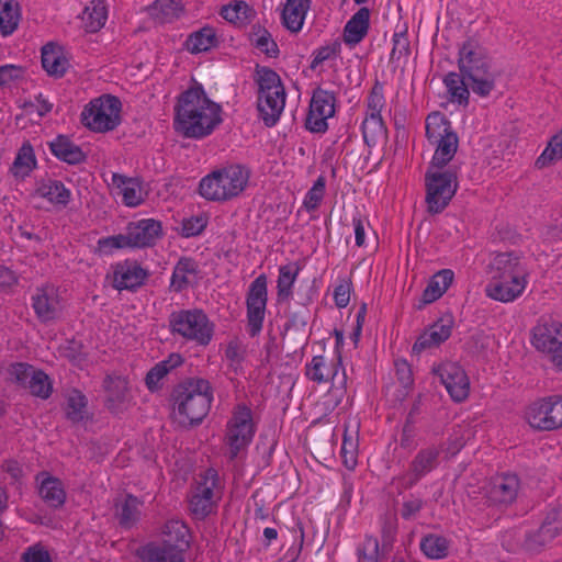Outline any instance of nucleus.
<instances>
[{
	"mask_svg": "<svg viewBox=\"0 0 562 562\" xmlns=\"http://www.w3.org/2000/svg\"><path fill=\"white\" fill-rule=\"evenodd\" d=\"M425 502L423 498L409 495L404 499L400 514L404 520H414L419 512L424 508Z\"/></svg>",
	"mask_w": 562,
	"mask_h": 562,
	"instance_id": "obj_60",
	"label": "nucleus"
},
{
	"mask_svg": "<svg viewBox=\"0 0 562 562\" xmlns=\"http://www.w3.org/2000/svg\"><path fill=\"white\" fill-rule=\"evenodd\" d=\"M164 541L159 546H169L182 550L190 547L191 535L189 527L181 520L170 519L162 528Z\"/></svg>",
	"mask_w": 562,
	"mask_h": 562,
	"instance_id": "obj_29",
	"label": "nucleus"
},
{
	"mask_svg": "<svg viewBox=\"0 0 562 562\" xmlns=\"http://www.w3.org/2000/svg\"><path fill=\"white\" fill-rule=\"evenodd\" d=\"M186 551L169 546L148 543L138 550L143 562H186Z\"/></svg>",
	"mask_w": 562,
	"mask_h": 562,
	"instance_id": "obj_23",
	"label": "nucleus"
},
{
	"mask_svg": "<svg viewBox=\"0 0 562 562\" xmlns=\"http://www.w3.org/2000/svg\"><path fill=\"white\" fill-rule=\"evenodd\" d=\"M36 159L33 147L30 143H24L18 151V155L11 167L14 177L24 178L35 168Z\"/></svg>",
	"mask_w": 562,
	"mask_h": 562,
	"instance_id": "obj_44",
	"label": "nucleus"
},
{
	"mask_svg": "<svg viewBox=\"0 0 562 562\" xmlns=\"http://www.w3.org/2000/svg\"><path fill=\"white\" fill-rule=\"evenodd\" d=\"M440 448L429 446L420 449L409 463L408 471L403 475V485L411 488L439 464Z\"/></svg>",
	"mask_w": 562,
	"mask_h": 562,
	"instance_id": "obj_17",
	"label": "nucleus"
},
{
	"mask_svg": "<svg viewBox=\"0 0 562 562\" xmlns=\"http://www.w3.org/2000/svg\"><path fill=\"white\" fill-rule=\"evenodd\" d=\"M112 183L119 189V194L122 195L126 206L135 207L143 202L142 189L137 179L113 173Z\"/></svg>",
	"mask_w": 562,
	"mask_h": 562,
	"instance_id": "obj_34",
	"label": "nucleus"
},
{
	"mask_svg": "<svg viewBox=\"0 0 562 562\" xmlns=\"http://www.w3.org/2000/svg\"><path fill=\"white\" fill-rule=\"evenodd\" d=\"M32 307L41 323L47 324L58 319L63 312L58 289L53 284L36 288L32 295Z\"/></svg>",
	"mask_w": 562,
	"mask_h": 562,
	"instance_id": "obj_14",
	"label": "nucleus"
},
{
	"mask_svg": "<svg viewBox=\"0 0 562 562\" xmlns=\"http://www.w3.org/2000/svg\"><path fill=\"white\" fill-rule=\"evenodd\" d=\"M349 427L345 424L340 454L344 465L348 470H353L358 458V424L355 425L353 434L349 432Z\"/></svg>",
	"mask_w": 562,
	"mask_h": 562,
	"instance_id": "obj_43",
	"label": "nucleus"
},
{
	"mask_svg": "<svg viewBox=\"0 0 562 562\" xmlns=\"http://www.w3.org/2000/svg\"><path fill=\"white\" fill-rule=\"evenodd\" d=\"M36 193L57 207H66L71 199L70 190L67 189L65 184L58 180H47L43 182L36 189Z\"/></svg>",
	"mask_w": 562,
	"mask_h": 562,
	"instance_id": "obj_35",
	"label": "nucleus"
},
{
	"mask_svg": "<svg viewBox=\"0 0 562 562\" xmlns=\"http://www.w3.org/2000/svg\"><path fill=\"white\" fill-rule=\"evenodd\" d=\"M256 82L258 85V93L285 92L280 76L268 67L257 68Z\"/></svg>",
	"mask_w": 562,
	"mask_h": 562,
	"instance_id": "obj_47",
	"label": "nucleus"
},
{
	"mask_svg": "<svg viewBox=\"0 0 562 562\" xmlns=\"http://www.w3.org/2000/svg\"><path fill=\"white\" fill-rule=\"evenodd\" d=\"M122 104L119 98L104 94L91 100L81 112V123L90 131H113L121 123Z\"/></svg>",
	"mask_w": 562,
	"mask_h": 562,
	"instance_id": "obj_9",
	"label": "nucleus"
},
{
	"mask_svg": "<svg viewBox=\"0 0 562 562\" xmlns=\"http://www.w3.org/2000/svg\"><path fill=\"white\" fill-rule=\"evenodd\" d=\"M384 103L382 86L376 82L367 100V115H381Z\"/></svg>",
	"mask_w": 562,
	"mask_h": 562,
	"instance_id": "obj_61",
	"label": "nucleus"
},
{
	"mask_svg": "<svg viewBox=\"0 0 562 562\" xmlns=\"http://www.w3.org/2000/svg\"><path fill=\"white\" fill-rule=\"evenodd\" d=\"M108 11L104 2H90L85 7L81 20L85 24L86 31L90 33L98 32L105 24Z\"/></svg>",
	"mask_w": 562,
	"mask_h": 562,
	"instance_id": "obj_41",
	"label": "nucleus"
},
{
	"mask_svg": "<svg viewBox=\"0 0 562 562\" xmlns=\"http://www.w3.org/2000/svg\"><path fill=\"white\" fill-rule=\"evenodd\" d=\"M426 137L435 153L430 167L443 169L453 159L459 147V137L451 122L440 112L431 113L426 119Z\"/></svg>",
	"mask_w": 562,
	"mask_h": 562,
	"instance_id": "obj_5",
	"label": "nucleus"
},
{
	"mask_svg": "<svg viewBox=\"0 0 562 562\" xmlns=\"http://www.w3.org/2000/svg\"><path fill=\"white\" fill-rule=\"evenodd\" d=\"M220 45V37L214 27L205 25L200 30L191 33L187 41V49L192 54L207 52Z\"/></svg>",
	"mask_w": 562,
	"mask_h": 562,
	"instance_id": "obj_32",
	"label": "nucleus"
},
{
	"mask_svg": "<svg viewBox=\"0 0 562 562\" xmlns=\"http://www.w3.org/2000/svg\"><path fill=\"white\" fill-rule=\"evenodd\" d=\"M454 402L469 396L470 381L465 371L456 362H445L432 369Z\"/></svg>",
	"mask_w": 562,
	"mask_h": 562,
	"instance_id": "obj_15",
	"label": "nucleus"
},
{
	"mask_svg": "<svg viewBox=\"0 0 562 562\" xmlns=\"http://www.w3.org/2000/svg\"><path fill=\"white\" fill-rule=\"evenodd\" d=\"M337 374L335 364H328L325 357L314 356L306 366V376L317 383H325Z\"/></svg>",
	"mask_w": 562,
	"mask_h": 562,
	"instance_id": "obj_42",
	"label": "nucleus"
},
{
	"mask_svg": "<svg viewBox=\"0 0 562 562\" xmlns=\"http://www.w3.org/2000/svg\"><path fill=\"white\" fill-rule=\"evenodd\" d=\"M451 319H447L446 322L443 319H440L439 322L435 323L428 329L430 333V337H432V340H435V342H437L438 345L447 340L451 335Z\"/></svg>",
	"mask_w": 562,
	"mask_h": 562,
	"instance_id": "obj_63",
	"label": "nucleus"
},
{
	"mask_svg": "<svg viewBox=\"0 0 562 562\" xmlns=\"http://www.w3.org/2000/svg\"><path fill=\"white\" fill-rule=\"evenodd\" d=\"M175 112V130L188 138H203L222 122L221 106L206 97L201 85L179 95Z\"/></svg>",
	"mask_w": 562,
	"mask_h": 562,
	"instance_id": "obj_2",
	"label": "nucleus"
},
{
	"mask_svg": "<svg viewBox=\"0 0 562 562\" xmlns=\"http://www.w3.org/2000/svg\"><path fill=\"white\" fill-rule=\"evenodd\" d=\"M425 182L428 212L438 214L448 206L457 192V169L452 167L437 169L429 166L425 173Z\"/></svg>",
	"mask_w": 562,
	"mask_h": 562,
	"instance_id": "obj_7",
	"label": "nucleus"
},
{
	"mask_svg": "<svg viewBox=\"0 0 562 562\" xmlns=\"http://www.w3.org/2000/svg\"><path fill=\"white\" fill-rule=\"evenodd\" d=\"M378 539L372 536H367L362 547L358 549V562H378Z\"/></svg>",
	"mask_w": 562,
	"mask_h": 562,
	"instance_id": "obj_59",
	"label": "nucleus"
},
{
	"mask_svg": "<svg viewBox=\"0 0 562 562\" xmlns=\"http://www.w3.org/2000/svg\"><path fill=\"white\" fill-rule=\"evenodd\" d=\"M33 396L42 400H47L53 392V385L49 376L42 370H36L31 376L30 383L26 387Z\"/></svg>",
	"mask_w": 562,
	"mask_h": 562,
	"instance_id": "obj_51",
	"label": "nucleus"
},
{
	"mask_svg": "<svg viewBox=\"0 0 562 562\" xmlns=\"http://www.w3.org/2000/svg\"><path fill=\"white\" fill-rule=\"evenodd\" d=\"M255 431L251 409L246 404L236 405L227 422L225 432V443L228 447L231 460L236 459L241 451L247 449L252 441Z\"/></svg>",
	"mask_w": 562,
	"mask_h": 562,
	"instance_id": "obj_10",
	"label": "nucleus"
},
{
	"mask_svg": "<svg viewBox=\"0 0 562 562\" xmlns=\"http://www.w3.org/2000/svg\"><path fill=\"white\" fill-rule=\"evenodd\" d=\"M520 481L516 474L503 473L494 476L487 487L488 499L498 505H510L518 495Z\"/></svg>",
	"mask_w": 562,
	"mask_h": 562,
	"instance_id": "obj_18",
	"label": "nucleus"
},
{
	"mask_svg": "<svg viewBox=\"0 0 562 562\" xmlns=\"http://www.w3.org/2000/svg\"><path fill=\"white\" fill-rule=\"evenodd\" d=\"M35 372L36 370L31 364L24 362L12 363L8 369L10 380L25 389Z\"/></svg>",
	"mask_w": 562,
	"mask_h": 562,
	"instance_id": "obj_54",
	"label": "nucleus"
},
{
	"mask_svg": "<svg viewBox=\"0 0 562 562\" xmlns=\"http://www.w3.org/2000/svg\"><path fill=\"white\" fill-rule=\"evenodd\" d=\"M531 346L552 368L562 372V323L541 319L531 328Z\"/></svg>",
	"mask_w": 562,
	"mask_h": 562,
	"instance_id": "obj_8",
	"label": "nucleus"
},
{
	"mask_svg": "<svg viewBox=\"0 0 562 562\" xmlns=\"http://www.w3.org/2000/svg\"><path fill=\"white\" fill-rule=\"evenodd\" d=\"M88 400L79 390H71L67 395L66 417L74 424L88 418Z\"/></svg>",
	"mask_w": 562,
	"mask_h": 562,
	"instance_id": "obj_39",
	"label": "nucleus"
},
{
	"mask_svg": "<svg viewBox=\"0 0 562 562\" xmlns=\"http://www.w3.org/2000/svg\"><path fill=\"white\" fill-rule=\"evenodd\" d=\"M370 29V10L360 8L346 23L344 27V41L348 45L359 44L368 34Z\"/></svg>",
	"mask_w": 562,
	"mask_h": 562,
	"instance_id": "obj_25",
	"label": "nucleus"
},
{
	"mask_svg": "<svg viewBox=\"0 0 562 562\" xmlns=\"http://www.w3.org/2000/svg\"><path fill=\"white\" fill-rule=\"evenodd\" d=\"M220 14L224 20L234 24H245L255 14L248 2H229L222 7Z\"/></svg>",
	"mask_w": 562,
	"mask_h": 562,
	"instance_id": "obj_48",
	"label": "nucleus"
},
{
	"mask_svg": "<svg viewBox=\"0 0 562 562\" xmlns=\"http://www.w3.org/2000/svg\"><path fill=\"white\" fill-rule=\"evenodd\" d=\"M215 501H207L193 493L190 498V510L196 519H204L215 507Z\"/></svg>",
	"mask_w": 562,
	"mask_h": 562,
	"instance_id": "obj_58",
	"label": "nucleus"
},
{
	"mask_svg": "<svg viewBox=\"0 0 562 562\" xmlns=\"http://www.w3.org/2000/svg\"><path fill=\"white\" fill-rule=\"evenodd\" d=\"M40 496L50 508H59L65 504L66 492L63 482L55 476L46 475L40 484Z\"/></svg>",
	"mask_w": 562,
	"mask_h": 562,
	"instance_id": "obj_33",
	"label": "nucleus"
},
{
	"mask_svg": "<svg viewBox=\"0 0 562 562\" xmlns=\"http://www.w3.org/2000/svg\"><path fill=\"white\" fill-rule=\"evenodd\" d=\"M103 385L106 392L105 406L112 413L121 412L127 401L128 383L126 379L108 375Z\"/></svg>",
	"mask_w": 562,
	"mask_h": 562,
	"instance_id": "obj_26",
	"label": "nucleus"
},
{
	"mask_svg": "<svg viewBox=\"0 0 562 562\" xmlns=\"http://www.w3.org/2000/svg\"><path fill=\"white\" fill-rule=\"evenodd\" d=\"M145 11L157 23H171L184 11L182 2H153Z\"/></svg>",
	"mask_w": 562,
	"mask_h": 562,
	"instance_id": "obj_36",
	"label": "nucleus"
},
{
	"mask_svg": "<svg viewBox=\"0 0 562 562\" xmlns=\"http://www.w3.org/2000/svg\"><path fill=\"white\" fill-rule=\"evenodd\" d=\"M251 43L268 57L276 58L279 55V47L266 29L258 27V30L251 34Z\"/></svg>",
	"mask_w": 562,
	"mask_h": 562,
	"instance_id": "obj_52",
	"label": "nucleus"
},
{
	"mask_svg": "<svg viewBox=\"0 0 562 562\" xmlns=\"http://www.w3.org/2000/svg\"><path fill=\"white\" fill-rule=\"evenodd\" d=\"M168 325L173 336L200 346H207L214 335V324L199 308L173 311L168 317Z\"/></svg>",
	"mask_w": 562,
	"mask_h": 562,
	"instance_id": "obj_6",
	"label": "nucleus"
},
{
	"mask_svg": "<svg viewBox=\"0 0 562 562\" xmlns=\"http://www.w3.org/2000/svg\"><path fill=\"white\" fill-rule=\"evenodd\" d=\"M48 146L56 158L69 165H78L86 160L82 149L65 135H58L48 143Z\"/></svg>",
	"mask_w": 562,
	"mask_h": 562,
	"instance_id": "obj_28",
	"label": "nucleus"
},
{
	"mask_svg": "<svg viewBox=\"0 0 562 562\" xmlns=\"http://www.w3.org/2000/svg\"><path fill=\"white\" fill-rule=\"evenodd\" d=\"M285 92L258 93L257 110L266 126L271 127L278 122L285 105Z\"/></svg>",
	"mask_w": 562,
	"mask_h": 562,
	"instance_id": "obj_22",
	"label": "nucleus"
},
{
	"mask_svg": "<svg viewBox=\"0 0 562 562\" xmlns=\"http://www.w3.org/2000/svg\"><path fill=\"white\" fill-rule=\"evenodd\" d=\"M218 485V473L214 469H207L193 493L200 495L202 498L207 501H215V488Z\"/></svg>",
	"mask_w": 562,
	"mask_h": 562,
	"instance_id": "obj_53",
	"label": "nucleus"
},
{
	"mask_svg": "<svg viewBox=\"0 0 562 562\" xmlns=\"http://www.w3.org/2000/svg\"><path fill=\"white\" fill-rule=\"evenodd\" d=\"M206 227V220L203 216H192L182 221L181 234L184 237H192L201 234Z\"/></svg>",
	"mask_w": 562,
	"mask_h": 562,
	"instance_id": "obj_62",
	"label": "nucleus"
},
{
	"mask_svg": "<svg viewBox=\"0 0 562 562\" xmlns=\"http://www.w3.org/2000/svg\"><path fill=\"white\" fill-rule=\"evenodd\" d=\"M21 21V9L19 2H0V34L11 35Z\"/></svg>",
	"mask_w": 562,
	"mask_h": 562,
	"instance_id": "obj_40",
	"label": "nucleus"
},
{
	"mask_svg": "<svg viewBox=\"0 0 562 562\" xmlns=\"http://www.w3.org/2000/svg\"><path fill=\"white\" fill-rule=\"evenodd\" d=\"M127 227L130 231V237L133 240V248L154 246L162 235L161 223L154 218L132 222Z\"/></svg>",
	"mask_w": 562,
	"mask_h": 562,
	"instance_id": "obj_20",
	"label": "nucleus"
},
{
	"mask_svg": "<svg viewBox=\"0 0 562 562\" xmlns=\"http://www.w3.org/2000/svg\"><path fill=\"white\" fill-rule=\"evenodd\" d=\"M325 193V178L319 176L317 180L314 182V186L308 190L304 199V206L307 211L316 210Z\"/></svg>",
	"mask_w": 562,
	"mask_h": 562,
	"instance_id": "obj_56",
	"label": "nucleus"
},
{
	"mask_svg": "<svg viewBox=\"0 0 562 562\" xmlns=\"http://www.w3.org/2000/svg\"><path fill=\"white\" fill-rule=\"evenodd\" d=\"M420 550L430 559H443L448 555L449 541L442 536L429 533L422 538Z\"/></svg>",
	"mask_w": 562,
	"mask_h": 562,
	"instance_id": "obj_49",
	"label": "nucleus"
},
{
	"mask_svg": "<svg viewBox=\"0 0 562 562\" xmlns=\"http://www.w3.org/2000/svg\"><path fill=\"white\" fill-rule=\"evenodd\" d=\"M198 272V263L194 259L189 257L180 258L173 268L170 288L175 292H182L193 283V278L196 277Z\"/></svg>",
	"mask_w": 562,
	"mask_h": 562,
	"instance_id": "obj_31",
	"label": "nucleus"
},
{
	"mask_svg": "<svg viewBox=\"0 0 562 562\" xmlns=\"http://www.w3.org/2000/svg\"><path fill=\"white\" fill-rule=\"evenodd\" d=\"M561 531L562 505H551L547 509L542 524L538 529V536L541 537V540H536L535 536H526L524 547L527 551L537 552L551 542Z\"/></svg>",
	"mask_w": 562,
	"mask_h": 562,
	"instance_id": "obj_16",
	"label": "nucleus"
},
{
	"mask_svg": "<svg viewBox=\"0 0 562 562\" xmlns=\"http://www.w3.org/2000/svg\"><path fill=\"white\" fill-rule=\"evenodd\" d=\"M42 66L48 76L61 78L69 67V61L60 47L48 43L42 48Z\"/></svg>",
	"mask_w": 562,
	"mask_h": 562,
	"instance_id": "obj_27",
	"label": "nucleus"
},
{
	"mask_svg": "<svg viewBox=\"0 0 562 562\" xmlns=\"http://www.w3.org/2000/svg\"><path fill=\"white\" fill-rule=\"evenodd\" d=\"M562 159V130L553 135L548 146L536 160V167L542 169Z\"/></svg>",
	"mask_w": 562,
	"mask_h": 562,
	"instance_id": "obj_50",
	"label": "nucleus"
},
{
	"mask_svg": "<svg viewBox=\"0 0 562 562\" xmlns=\"http://www.w3.org/2000/svg\"><path fill=\"white\" fill-rule=\"evenodd\" d=\"M336 95L333 91L316 88L313 91L305 127L313 133H324L328 128L327 120L335 114Z\"/></svg>",
	"mask_w": 562,
	"mask_h": 562,
	"instance_id": "obj_13",
	"label": "nucleus"
},
{
	"mask_svg": "<svg viewBox=\"0 0 562 562\" xmlns=\"http://www.w3.org/2000/svg\"><path fill=\"white\" fill-rule=\"evenodd\" d=\"M250 172L240 165H232L205 176L199 192L209 201H227L238 196L247 187Z\"/></svg>",
	"mask_w": 562,
	"mask_h": 562,
	"instance_id": "obj_4",
	"label": "nucleus"
},
{
	"mask_svg": "<svg viewBox=\"0 0 562 562\" xmlns=\"http://www.w3.org/2000/svg\"><path fill=\"white\" fill-rule=\"evenodd\" d=\"M175 405L182 417V424L199 425L210 412L213 393L211 384L204 379H190L173 391Z\"/></svg>",
	"mask_w": 562,
	"mask_h": 562,
	"instance_id": "obj_3",
	"label": "nucleus"
},
{
	"mask_svg": "<svg viewBox=\"0 0 562 562\" xmlns=\"http://www.w3.org/2000/svg\"><path fill=\"white\" fill-rule=\"evenodd\" d=\"M140 502L133 495H127L123 502L116 504V516L120 525L126 528L132 527L139 518Z\"/></svg>",
	"mask_w": 562,
	"mask_h": 562,
	"instance_id": "obj_46",
	"label": "nucleus"
},
{
	"mask_svg": "<svg viewBox=\"0 0 562 562\" xmlns=\"http://www.w3.org/2000/svg\"><path fill=\"white\" fill-rule=\"evenodd\" d=\"M526 280H491L485 288L486 295L499 302H513L526 288Z\"/></svg>",
	"mask_w": 562,
	"mask_h": 562,
	"instance_id": "obj_24",
	"label": "nucleus"
},
{
	"mask_svg": "<svg viewBox=\"0 0 562 562\" xmlns=\"http://www.w3.org/2000/svg\"><path fill=\"white\" fill-rule=\"evenodd\" d=\"M459 72H449L443 82L453 101L467 105L470 90L488 97L496 88L501 72L495 68L487 47L480 37L470 36L458 48Z\"/></svg>",
	"mask_w": 562,
	"mask_h": 562,
	"instance_id": "obj_1",
	"label": "nucleus"
},
{
	"mask_svg": "<svg viewBox=\"0 0 562 562\" xmlns=\"http://www.w3.org/2000/svg\"><path fill=\"white\" fill-rule=\"evenodd\" d=\"M148 278L147 270L136 261L117 263L114 270L113 283L117 290H136Z\"/></svg>",
	"mask_w": 562,
	"mask_h": 562,
	"instance_id": "obj_21",
	"label": "nucleus"
},
{
	"mask_svg": "<svg viewBox=\"0 0 562 562\" xmlns=\"http://www.w3.org/2000/svg\"><path fill=\"white\" fill-rule=\"evenodd\" d=\"M300 268L296 263H289L279 268L277 281L278 301H285L292 295V286L296 280Z\"/></svg>",
	"mask_w": 562,
	"mask_h": 562,
	"instance_id": "obj_45",
	"label": "nucleus"
},
{
	"mask_svg": "<svg viewBox=\"0 0 562 562\" xmlns=\"http://www.w3.org/2000/svg\"><path fill=\"white\" fill-rule=\"evenodd\" d=\"M453 277L454 274L450 269L440 270L435 276H432L423 292L418 308H422L424 305L430 304L440 299L451 285Z\"/></svg>",
	"mask_w": 562,
	"mask_h": 562,
	"instance_id": "obj_30",
	"label": "nucleus"
},
{
	"mask_svg": "<svg viewBox=\"0 0 562 562\" xmlns=\"http://www.w3.org/2000/svg\"><path fill=\"white\" fill-rule=\"evenodd\" d=\"M341 44L338 40L329 45L322 46L314 50L311 69H316L321 64L339 54Z\"/></svg>",
	"mask_w": 562,
	"mask_h": 562,
	"instance_id": "obj_57",
	"label": "nucleus"
},
{
	"mask_svg": "<svg viewBox=\"0 0 562 562\" xmlns=\"http://www.w3.org/2000/svg\"><path fill=\"white\" fill-rule=\"evenodd\" d=\"M267 301V277L260 274L250 283L246 297L247 333L252 338L262 330Z\"/></svg>",
	"mask_w": 562,
	"mask_h": 562,
	"instance_id": "obj_12",
	"label": "nucleus"
},
{
	"mask_svg": "<svg viewBox=\"0 0 562 562\" xmlns=\"http://www.w3.org/2000/svg\"><path fill=\"white\" fill-rule=\"evenodd\" d=\"M491 280H526V270L513 252L497 254L490 265Z\"/></svg>",
	"mask_w": 562,
	"mask_h": 562,
	"instance_id": "obj_19",
	"label": "nucleus"
},
{
	"mask_svg": "<svg viewBox=\"0 0 562 562\" xmlns=\"http://www.w3.org/2000/svg\"><path fill=\"white\" fill-rule=\"evenodd\" d=\"M22 562H52L48 551L40 543L30 547L22 555Z\"/></svg>",
	"mask_w": 562,
	"mask_h": 562,
	"instance_id": "obj_64",
	"label": "nucleus"
},
{
	"mask_svg": "<svg viewBox=\"0 0 562 562\" xmlns=\"http://www.w3.org/2000/svg\"><path fill=\"white\" fill-rule=\"evenodd\" d=\"M363 140L368 146H375L386 139L387 130L381 115H366L362 122Z\"/></svg>",
	"mask_w": 562,
	"mask_h": 562,
	"instance_id": "obj_38",
	"label": "nucleus"
},
{
	"mask_svg": "<svg viewBox=\"0 0 562 562\" xmlns=\"http://www.w3.org/2000/svg\"><path fill=\"white\" fill-rule=\"evenodd\" d=\"M308 2H285L281 12L282 24L291 32L302 29Z\"/></svg>",
	"mask_w": 562,
	"mask_h": 562,
	"instance_id": "obj_37",
	"label": "nucleus"
},
{
	"mask_svg": "<svg viewBox=\"0 0 562 562\" xmlns=\"http://www.w3.org/2000/svg\"><path fill=\"white\" fill-rule=\"evenodd\" d=\"M525 419L538 431L562 428V396L553 395L532 402L525 411Z\"/></svg>",
	"mask_w": 562,
	"mask_h": 562,
	"instance_id": "obj_11",
	"label": "nucleus"
},
{
	"mask_svg": "<svg viewBox=\"0 0 562 562\" xmlns=\"http://www.w3.org/2000/svg\"><path fill=\"white\" fill-rule=\"evenodd\" d=\"M393 48L391 50L390 60H401L402 58H406L411 54V44L407 37V32H396L392 37Z\"/></svg>",
	"mask_w": 562,
	"mask_h": 562,
	"instance_id": "obj_55",
	"label": "nucleus"
}]
</instances>
